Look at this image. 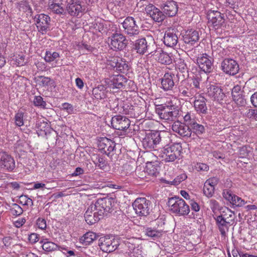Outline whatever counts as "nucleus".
I'll return each instance as SVG.
<instances>
[{
    "mask_svg": "<svg viewBox=\"0 0 257 257\" xmlns=\"http://www.w3.org/2000/svg\"><path fill=\"white\" fill-rule=\"evenodd\" d=\"M170 141L168 134L165 132L151 131L146 134L143 140V145L146 149H152L157 147L158 145L164 146L165 141Z\"/></svg>",
    "mask_w": 257,
    "mask_h": 257,
    "instance_id": "1",
    "label": "nucleus"
},
{
    "mask_svg": "<svg viewBox=\"0 0 257 257\" xmlns=\"http://www.w3.org/2000/svg\"><path fill=\"white\" fill-rule=\"evenodd\" d=\"M155 112L161 119L168 121H174L179 116V110L178 107L174 105H157L156 106Z\"/></svg>",
    "mask_w": 257,
    "mask_h": 257,
    "instance_id": "2",
    "label": "nucleus"
},
{
    "mask_svg": "<svg viewBox=\"0 0 257 257\" xmlns=\"http://www.w3.org/2000/svg\"><path fill=\"white\" fill-rule=\"evenodd\" d=\"M182 147L180 143H175L170 146H166L162 148L160 157L165 162H172L179 159Z\"/></svg>",
    "mask_w": 257,
    "mask_h": 257,
    "instance_id": "3",
    "label": "nucleus"
},
{
    "mask_svg": "<svg viewBox=\"0 0 257 257\" xmlns=\"http://www.w3.org/2000/svg\"><path fill=\"white\" fill-rule=\"evenodd\" d=\"M168 205L170 211L179 215L185 216L189 214L190 208L189 205L182 198L179 197H174L169 198Z\"/></svg>",
    "mask_w": 257,
    "mask_h": 257,
    "instance_id": "4",
    "label": "nucleus"
},
{
    "mask_svg": "<svg viewBox=\"0 0 257 257\" xmlns=\"http://www.w3.org/2000/svg\"><path fill=\"white\" fill-rule=\"evenodd\" d=\"M121 24L124 34L126 35L128 38L134 39L139 37L140 30L134 18L126 17Z\"/></svg>",
    "mask_w": 257,
    "mask_h": 257,
    "instance_id": "5",
    "label": "nucleus"
},
{
    "mask_svg": "<svg viewBox=\"0 0 257 257\" xmlns=\"http://www.w3.org/2000/svg\"><path fill=\"white\" fill-rule=\"evenodd\" d=\"M115 199L112 197H104L98 199L93 205L98 212L102 216L105 213H110L113 210V207L115 205Z\"/></svg>",
    "mask_w": 257,
    "mask_h": 257,
    "instance_id": "6",
    "label": "nucleus"
},
{
    "mask_svg": "<svg viewBox=\"0 0 257 257\" xmlns=\"http://www.w3.org/2000/svg\"><path fill=\"white\" fill-rule=\"evenodd\" d=\"M213 218L215 220L216 224L222 235H225L234 220V215L232 212L228 216H227L226 214L213 216Z\"/></svg>",
    "mask_w": 257,
    "mask_h": 257,
    "instance_id": "7",
    "label": "nucleus"
},
{
    "mask_svg": "<svg viewBox=\"0 0 257 257\" xmlns=\"http://www.w3.org/2000/svg\"><path fill=\"white\" fill-rule=\"evenodd\" d=\"M132 205L136 214L140 216H147L151 211V202L144 197L137 198Z\"/></svg>",
    "mask_w": 257,
    "mask_h": 257,
    "instance_id": "8",
    "label": "nucleus"
},
{
    "mask_svg": "<svg viewBox=\"0 0 257 257\" xmlns=\"http://www.w3.org/2000/svg\"><path fill=\"white\" fill-rule=\"evenodd\" d=\"M108 39L110 40V46L111 49L115 51L124 50L128 44L126 36L117 32L112 34Z\"/></svg>",
    "mask_w": 257,
    "mask_h": 257,
    "instance_id": "9",
    "label": "nucleus"
},
{
    "mask_svg": "<svg viewBox=\"0 0 257 257\" xmlns=\"http://www.w3.org/2000/svg\"><path fill=\"white\" fill-rule=\"evenodd\" d=\"M208 23L214 29H218L225 26L224 15L218 11H211L207 15Z\"/></svg>",
    "mask_w": 257,
    "mask_h": 257,
    "instance_id": "10",
    "label": "nucleus"
},
{
    "mask_svg": "<svg viewBox=\"0 0 257 257\" xmlns=\"http://www.w3.org/2000/svg\"><path fill=\"white\" fill-rule=\"evenodd\" d=\"M98 245L103 252H111L118 247V243L113 236H105L99 238Z\"/></svg>",
    "mask_w": 257,
    "mask_h": 257,
    "instance_id": "11",
    "label": "nucleus"
},
{
    "mask_svg": "<svg viewBox=\"0 0 257 257\" xmlns=\"http://www.w3.org/2000/svg\"><path fill=\"white\" fill-rule=\"evenodd\" d=\"M98 150L107 156H112L115 151V143L107 138H101L98 142Z\"/></svg>",
    "mask_w": 257,
    "mask_h": 257,
    "instance_id": "12",
    "label": "nucleus"
},
{
    "mask_svg": "<svg viewBox=\"0 0 257 257\" xmlns=\"http://www.w3.org/2000/svg\"><path fill=\"white\" fill-rule=\"evenodd\" d=\"M36 25L39 32L42 34H46L50 30V17L47 15L41 14L35 16Z\"/></svg>",
    "mask_w": 257,
    "mask_h": 257,
    "instance_id": "13",
    "label": "nucleus"
},
{
    "mask_svg": "<svg viewBox=\"0 0 257 257\" xmlns=\"http://www.w3.org/2000/svg\"><path fill=\"white\" fill-rule=\"evenodd\" d=\"M221 70L226 74L235 75L239 71V65L237 62L231 58H225L221 63Z\"/></svg>",
    "mask_w": 257,
    "mask_h": 257,
    "instance_id": "14",
    "label": "nucleus"
},
{
    "mask_svg": "<svg viewBox=\"0 0 257 257\" xmlns=\"http://www.w3.org/2000/svg\"><path fill=\"white\" fill-rule=\"evenodd\" d=\"M16 167L14 158L6 152H0V169L3 171H13Z\"/></svg>",
    "mask_w": 257,
    "mask_h": 257,
    "instance_id": "15",
    "label": "nucleus"
},
{
    "mask_svg": "<svg viewBox=\"0 0 257 257\" xmlns=\"http://www.w3.org/2000/svg\"><path fill=\"white\" fill-rule=\"evenodd\" d=\"M199 68L205 73H210L213 70L212 58L207 54H201L196 59Z\"/></svg>",
    "mask_w": 257,
    "mask_h": 257,
    "instance_id": "16",
    "label": "nucleus"
},
{
    "mask_svg": "<svg viewBox=\"0 0 257 257\" xmlns=\"http://www.w3.org/2000/svg\"><path fill=\"white\" fill-rule=\"evenodd\" d=\"M131 121L125 116L120 115L113 116L111 120V124L113 128L120 131H124L128 128Z\"/></svg>",
    "mask_w": 257,
    "mask_h": 257,
    "instance_id": "17",
    "label": "nucleus"
},
{
    "mask_svg": "<svg viewBox=\"0 0 257 257\" xmlns=\"http://www.w3.org/2000/svg\"><path fill=\"white\" fill-rule=\"evenodd\" d=\"M102 215L94 208L92 204L88 207L84 213V218L87 224L92 225L98 222L102 217Z\"/></svg>",
    "mask_w": 257,
    "mask_h": 257,
    "instance_id": "18",
    "label": "nucleus"
},
{
    "mask_svg": "<svg viewBox=\"0 0 257 257\" xmlns=\"http://www.w3.org/2000/svg\"><path fill=\"white\" fill-rule=\"evenodd\" d=\"M147 14L156 22H162L166 18V15L152 4H149L145 7Z\"/></svg>",
    "mask_w": 257,
    "mask_h": 257,
    "instance_id": "19",
    "label": "nucleus"
},
{
    "mask_svg": "<svg viewBox=\"0 0 257 257\" xmlns=\"http://www.w3.org/2000/svg\"><path fill=\"white\" fill-rule=\"evenodd\" d=\"M66 11L70 16L76 17L82 13L85 8L82 6L81 0H70L67 5Z\"/></svg>",
    "mask_w": 257,
    "mask_h": 257,
    "instance_id": "20",
    "label": "nucleus"
},
{
    "mask_svg": "<svg viewBox=\"0 0 257 257\" xmlns=\"http://www.w3.org/2000/svg\"><path fill=\"white\" fill-rule=\"evenodd\" d=\"M161 9L164 13L169 17L175 16L178 12V6L173 0H163Z\"/></svg>",
    "mask_w": 257,
    "mask_h": 257,
    "instance_id": "21",
    "label": "nucleus"
},
{
    "mask_svg": "<svg viewBox=\"0 0 257 257\" xmlns=\"http://www.w3.org/2000/svg\"><path fill=\"white\" fill-rule=\"evenodd\" d=\"M207 93L211 98L219 103H222L226 96L221 87L216 85H211L208 88Z\"/></svg>",
    "mask_w": 257,
    "mask_h": 257,
    "instance_id": "22",
    "label": "nucleus"
},
{
    "mask_svg": "<svg viewBox=\"0 0 257 257\" xmlns=\"http://www.w3.org/2000/svg\"><path fill=\"white\" fill-rule=\"evenodd\" d=\"M172 131L184 138H189L191 136V132L189 125L180 121H174L172 125Z\"/></svg>",
    "mask_w": 257,
    "mask_h": 257,
    "instance_id": "23",
    "label": "nucleus"
},
{
    "mask_svg": "<svg viewBox=\"0 0 257 257\" xmlns=\"http://www.w3.org/2000/svg\"><path fill=\"white\" fill-rule=\"evenodd\" d=\"M178 89L179 96L183 97H191L196 93V90L193 87L192 83H190L187 80L182 81Z\"/></svg>",
    "mask_w": 257,
    "mask_h": 257,
    "instance_id": "24",
    "label": "nucleus"
},
{
    "mask_svg": "<svg viewBox=\"0 0 257 257\" xmlns=\"http://www.w3.org/2000/svg\"><path fill=\"white\" fill-rule=\"evenodd\" d=\"M176 30L174 29L167 30L163 38L164 44L168 47H173L178 43V37L176 33Z\"/></svg>",
    "mask_w": 257,
    "mask_h": 257,
    "instance_id": "25",
    "label": "nucleus"
},
{
    "mask_svg": "<svg viewBox=\"0 0 257 257\" xmlns=\"http://www.w3.org/2000/svg\"><path fill=\"white\" fill-rule=\"evenodd\" d=\"M200 35V32L198 31L188 30L183 36V40L185 44L193 46L199 41Z\"/></svg>",
    "mask_w": 257,
    "mask_h": 257,
    "instance_id": "26",
    "label": "nucleus"
},
{
    "mask_svg": "<svg viewBox=\"0 0 257 257\" xmlns=\"http://www.w3.org/2000/svg\"><path fill=\"white\" fill-rule=\"evenodd\" d=\"M126 82V78L122 75L119 74L111 76L108 83L112 89H120L124 86Z\"/></svg>",
    "mask_w": 257,
    "mask_h": 257,
    "instance_id": "27",
    "label": "nucleus"
},
{
    "mask_svg": "<svg viewBox=\"0 0 257 257\" xmlns=\"http://www.w3.org/2000/svg\"><path fill=\"white\" fill-rule=\"evenodd\" d=\"M231 95L233 101L237 105L243 106L245 104L246 101L241 91V86L236 85L233 87L231 91Z\"/></svg>",
    "mask_w": 257,
    "mask_h": 257,
    "instance_id": "28",
    "label": "nucleus"
},
{
    "mask_svg": "<svg viewBox=\"0 0 257 257\" xmlns=\"http://www.w3.org/2000/svg\"><path fill=\"white\" fill-rule=\"evenodd\" d=\"M175 75L172 73H166L161 78V88L165 91L172 90L175 83Z\"/></svg>",
    "mask_w": 257,
    "mask_h": 257,
    "instance_id": "29",
    "label": "nucleus"
},
{
    "mask_svg": "<svg viewBox=\"0 0 257 257\" xmlns=\"http://www.w3.org/2000/svg\"><path fill=\"white\" fill-rule=\"evenodd\" d=\"M111 66L115 68L116 71L123 74L127 73L129 70L126 62L120 58H114Z\"/></svg>",
    "mask_w": 257,
    "mask_h": 257,
    "instance_id": "30",
    "label": "nucleus"
},
{
    "mask_svg": "<svg viewBox=\"0 0 257 257\" xmlns=\"http://www.w3.org/2000/svg\"><path fill=\"white\" fill-rule=\"evenodd\" d=\"M133 46V48L137 50V53L140 54H144L146 53L148 47L147 42L145 38L136 40Z\"/></svg>",
    "mask_w": 257,
    "mask_h": 257,
    "instance_id": "31",
    "label": "nucleus"
},
{
    "mask_svg": "<svg viewBox=\"0 0 257 257\" xmlns=\"http://www.w3.org/2000/svg\"><path fill=\"white\" fill-rule=\"evenodd\" d=\"M160 168L157 163L148 162L146 167V172L149 176L157 177L159 174Z\"/></svg>",
    "mask_w": 257,
    "mask_h": 257,
    "instance_id": "32",
    "label": "nucleus"
},
{
    "mask_svg": "<svg viewBox=\"0 0 257 257\" xmlns=\"http://www.w3.org/2000/svg\"><path fill=\"white\" fill-rule=\"evenodd\" d=\"M40 243L42 244L43 250L47 252H51L56 250L59 247L57 244L52 241H49V239L46 238H43L41 240Z\"/></svg>",
    "mask_w": 257,
    "mask_h": 257,
    "instance_id": "33",
    "label": "nucleus"
},
{
    "mask_svg": "<svg viewBox=\"0 0 257 257\" xmlns=\"http://www.w3.org/2000/svg\"><path fill=\"white\" fill-rule=\"evenodd\" d=\"M189 127L191 133H193L197 136L201 135L205 133L204 126L195 121H191L189 123Z\"/></svg>",
    "mask_w": 257,
    "mask_h": 257,
    "instance_id": "34",
    "label": "nucleus"
},
{
    "mask_svg": "<svg viewBox=\"0 0 257 257\" xmlns=\"http://www.w3.org/2000/svg\"><path fill=\"white\" fill-rule=\"evenodd\" d=\"M106 87L103 85H98L94 88L92 90V94L96 99H102L105 97Z\"/></svg>",
    "mask_w": 257,
    "mask_h": 257,
    "instance_id": "35",
    "label": "nucleus"
},
{
    "mask_svg": "<svg viewBox=\"0 0 257 257\" xmlns=\"http://www.w3.org/2000/svg\"><path fill=\"white\" fill-rule=\"evenodd\" d=\"M194 107L199 114H206L207 108L205 101L203 99H198L194 102Z\"/></svg>",
    "mask_w": 257,
    "mask_h": 257,
    "instance_id": "36",
    "label": "nucleus"
},
{
    "mask_svg": "<svg viewBox=\"0 0 257 257\" xmlns=\"http://www.w3.org/2000/svg\"><path fill=\"white\" fill-rule=\"evenodd\" d=\"M17 8L20 11L30 14L31 15L33 14L32 9L30 5V3L27 0H23L17 3Z\"/></svg>",
    "mask_w": 257,
    "mask_h": 257,
    "instance_id": "37",
    "label": "nucleus"
},
{
    "mask_svg": "<svg viewBox=\"0 0 257 257\" xmlns=\"http://www.w3.org/2000/svg\"><path fill=\"white\" fill-rule=\"evenodd\" d=\"M97 237L98 236L95 233L89 231L84 234L83 236L81 238L80 240L82 243L85 245H87L90 244L94 240L96 239Z\"/></svg>",
    "mask_w": 257,
    "mask_h": 257,
    "instance_id": "38",
    "label": "nucleus"
},
{
    "mask_svg": "<svg viewBox=\"0 0 257 257\" xmlns=\"http://www.w3.org/2000/svg\"><path fill=\"white\" fill-rule=\"evenodd\" d=\"M214 185H211L209 181H206L204 184L203 192L207 198H211L214 194Z\"/></svg>",
    "mask_w": 257,
    "mask_h": 257,
    "instance_id": "39",
    "label": "nucleus"
},
{
    "mask_svg": "<svg viewBox=\"0 0 257 257\" xmlns=\"http://www.w3.org/2000/svg\"><path fill=\"white\" fill-rule=\"evenodd\" d=\"M145 234L154 239H156L160 237L162 235V231L156 230L151 227H147L144 231Z\"/></svg>",
    "mask_w": 257,
    "mask_h": 257,
    "instance_id": "40",
    "label": "nucleus"
},
{
    "mask_svg": "<svg viewBox=\"0 0 257 257\" xmlns=\"http://www.w3.org/2000/svg\"><path fill=\"white\" fill-rule=\"evenodd\" d=\"M62 4H57L53 3L49 4L48 7L49 9L54 13L58 15H63L65 14V9L62 7Z\"/></svg>",
    "mask_w": 257,
    "mask_h": 257,
    "instance_id": "41",
    "label": "nucleus"
},
{
    "mask_svg": "<svg viewBox=\"0 0 257 257\" xmlns=\"http://www.w3.org/2000/svg\"><path fill=\"white\" fill-rule=\"evenodd\" d=\"M36 127L37 128V133L39 136L46 134V130L49 127V125L45 121H38L36 123Z\"/></svg>",
    "mask_w": 257,
    "mask_h": 257,
    "instance_id": "42",
    "label": "nucleus"
},
{
    "mask_svg": "<svg viewBox=\"0 0 257 257\" xmlns=\"http://www.w3.org/2000/svg\"><path fill=\"white\" fill-rule=\"evenodd\" d=\"M158 62L162 64L170 65L172 63V59L167 53L162 52L159 56Z\"/></svg>",
    "mask_w": 257,
    "mask_h": 257,
    "instance_id": "43",
    "label": "nucleus"
},
{
    "mask_svg": "<svg viewBox=\"0 0 257 257\" xmlns=\"http://www.w3.org/2000/svg\"><path fill=\"white\" fill-rule=\"evenodd\" d=\"M36 82L40 86L42 87H46L50 84L51 79L50 77H46L44 76H38L35 78Z\"/></svg>",
    "mask_w": 257,
    "mask_h": 257,
    "instance_id": "44",
    "label": "nucleus"
},
{
    "mask_svg": "<svg viewBox=\"0 0 257 257\" xmlns=\"http://www.w3.org/2000/svg\"><path fill=\"white\" fill-rule=\"evenodd\" d=\"M60 57L59 54L56 52H52L50 51H46L44 60L46 62L50 63Z\"/></svg>",
    "mask_w": 257,
    "mask_h": 257,
    "instance_id": "45",
    "label": "nucleus"
},
{
    "mask_svg": "<svg viewBox=\"0 0 257 257\" xmlns=\"http://www.w3.org/2000/svg\"><path fill=\"white\" fill-rule=\"evenodd\" d=\"M33 104L35 106L39 107L41 108H47V103L41 96H35L33 100Z\"/></svg>",
    "mask_w": 257,
    "mask_h": 257,
    "instance_id": "46",
    "label": "nucleus"
},
{
    "mask_svg": "<svg viewBox=\"0 0 257 257\" xmlns=\"http://www.w3.org/2000/svg\"><path fill=\"white\" fill-rule=\"evenodd\" d=\"M94 163L101 169H104L107 165L106 160L102 156L99 155L96 156V162Z\"/></svg>",
    "mask_w": 257,
    "mask_h": 257,
    "instance_id": "47",
    "label": "nucleus"
},
{
    "mask_svg": "<svg viewBox=\"0 0 257 257\" xmlns=\"http://www.w3.org/2000/svg\"><path fill=\"white\" fill-rule=\"evenodd\" d=\"M236 195L234 194L231 190L229 189H224L222 192V196L223 198L228 201L230 203L233 202L234 196Z\"/></svg>",
    "mask_w": 257,
    "mask_h": 257,
    "instance_id": "48",
    "label": "nucleus"
},
{
    "mask_svg": "<svg viewBox=\"0 0 257 257\" xmlns=\"http://www.w3.org/2000/svg\"><path fill=\"white\" fill-rule=\"evenodd\" d=\"M11 213L13 215L19 216L22 214L23 212V210L21 207L17 204L14 203L13 204L12 208L10 209Z\"/></svg>",
    "mask_w": 257,
    "mask_h": 257,
    "instance_id": "49",
    "label": "nucleus"
},
{
    "mask_svg": "<svg viewBox=\"0 0 257 257\" xmlns=\"http://www.w3.org/2000/svg\"><path fill=\"white\" fill-rule=\"evenodd\" d=\"M24 114L22 111H18L15 116L16 124L18 126H21L24 125Z\"/></svg>",
    "mask_w": 257,
    "mask_h": 257,
    "instance_id": "50",
    "label": "nucleus"
},
{
    "mask_svg": "<svg viewBox=\"0 0 257 257\" xmlns=\"http://www.w3.org/2000/svg\"><path fill=\"white\" fill-rule=\"evenodd\" d=\"M187 178V175L185 174H181L176 177L172 181H171V185L175 186L178 185L183 181L186 179Z\"/></svg>",
    "mask_w": 257,
    "mask_h": 257,
    "instance_id": "51",
    "label": "nucleus"
},
{
    "mask_svg": "<svg viewBox=\"0 0 257 257\" xmlns=\"http://www.w3.org/2000/svg\"><path fill=\"white\" fill-rule=\"evenodd\" d=\"M233 200V202H231L230 203H231L233 205L235 206L236 207H241L245 203V202L244 200L236 195L234 196Z\"/></svg>",
    "mask_w": 257,
    "mask_h": 257,
    "instance_id": "52",
    "label": "nucleus"
},
{
    "mask_svg": "<svg viewBox=\"0 0 257 257\" xmlns=\"http://www.w3.org/2000/svg\"><path fill=\"white\" fill-rule=\"evenodd\" d=\"M177 67L182 73L188 72V68L184 60L180 59L178 62Z\"/></svg>",
    "mask_w": 257,
    "mask_h": 257,
    "instance_id": "53",
    "label": "nucleus"
},
{
    "mask_svg": "<svg viewBox=\"0 0 257 257\" xmlns=\"http://www.w3.org/2000/svg\"><path fill=\"white\" fill-rule=\"evenodd\" d=\"M195 169L197 171H207L209 166L206 164L199 163L195 165Z\"/></svg>",
    "mask_w": 257,
    "mask_h": 257,
    "instance_id": "54",
    "label": "nucleus"
},
{
    "mask_svg": "<svg viewBox=\"0 0 257 257\" xmlns=\"http://www.w3.org/2000/svg\"><path fill=\"white\" fill-rule=\"evenodd\" d=\"M246 116L251 119L257 120V109H249Z\"/></svg>",
    "mask_w": 257,
    "mask_h": 257,
    "instance_id": "55",
    "label": "nucleus"
},
{
    "mask_svg": "<svg viewBox=\"0 0 257 257\" xmlns=\"http://www.w3.org/2000/svg\"><path fill=\"white\" fill-rule=\"evenodd\" d=\"M210 207L213 212L219 209V203L214 199H211L209 201Z\"/></svg>",
    "mask_w": 257,
    "mask_h": 257,
    "instance_id": "56",
    "label": "nucleus"
},
{
    "mask_svg": "<svg viewBox=\"0 0 257 257\" xmlns=\"http://www.w3.org/2000/svg\"><path fill=\"white\" fill-rule=\"evenodd\" d=\"M37 225L38 227L41 229H45L46 228V221L45 219L39 218L37 220Z\"/></svg>",
    "mask_w": 257,
    "mask_h": 257,
    "instance_id": "57",
    "label": "nucleus"
},
{
    "mask_svg": "<svg viewBox=\"0 0 257 257\" xmlns=\"http://www.w3.org/2000/svg\"><path fill=\"white\" fill-rule=\"evenodd\" d=\"M191 209L195 212H198L200 210V206L198 204L194 201L191 200L189 202Z\"/></svg>",
    "mask_w": 257,
    "mask_h": 257,
    "instance_id": "58",
    "label": "nucleus"
},
{
    "mask_svg": "<svg viewBox=\"0 0 257 257\" xmlns=\"http://www.w3.org/2000/svg\"><path fill=\"white\" fill-rule=\"evenodd\" d=\"M192 85L194 88L200 89V79L199 78L194 77L192 79Z\"/></svg>",
    "mask_w": 257,
    "mask_h": 257,
    "instance_id": "59",
    "label": "nucleus"
},
{
    "mask_svg": "<svg viewBox=\"0 0 257 257\" xmlns=\"http://www.w3.org/2000/svg\"><path fill=\"white\" fill-rule=\"evenodd\" d=\"M251 104L257 108V91L254 92L250 97Z\"/></svg>",
    "mask_w": 257,
    "mask_h": 257,
    "instance_id": "60",
    "label": "nucleus"
},
{
    "mask_svg": "<svg viewBox=\"0 0 257 257\" xmlns=\"http://www.w3.org/2000/svg\"><path fill=\"white\" fill-rule=\"evenodd\" d=\"M20 198L25 199L24 205H30L31 206L33 205V202L31 198H28L27 196H26V195L23 196L22 195L20 197Z\"/></svg>",
    "mask_w": 257,
    "mask_h": 257,
    "instance_id": "61",
    "label": "nucleus"
},
{
    "mask_svg": "<svg viewBox=\"0 0 257 257\" xmlns=\"http://www.w3.org/2000/svg\"><path fill=\"white\" fill-rule=\"evenodd\" d=\"M84 170L80 168L77 167L75 169L74 172L72 174V176H77L84 174Z\"/></svg>",
    "mask_w": 257,
    "mask_h": 257,
    "instance_id": "62",
    "label": "nucleus"
},
{
    "mask_svg": "<svg viewBox=\"0 0 257 257\" xmlns=\"http://www.w3.org/2000/svg\"><path fill=\"white\" fill-rule=\"evenodd\" d=\"M26 222V219L24 218H19L15 222L16 227L19 228L21 227Z\"/></svg>",
    "mask_w": 257,
    "mask_h": 257,
    "instance_id": "63",
    "label": "nucleus"
},
{
    "mask_svg": "<svg viewBox=\"0 0 257 257\" xmlns=\"http://www.w3.org/2000/svg\"><path fill=\"white\" fill-rule=\"evenodd\" d=\"M236 2L237 0H226L227 6L232 9H234L235 7H237Z\"/></svg>",
    "mask_w": 257,
    "mask_h": 257,
    "instance_id": "64",
    "label": "nucleus"
}]
</instances>
